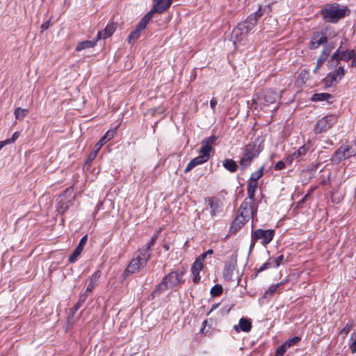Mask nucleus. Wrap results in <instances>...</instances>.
<instances>
[{
	"mask_svg": "<svg viewBox=\"0 0 356 356\" xmlns=\"http://www.w3.org/2000/svg\"><path fill=\"white\" fill-rule=\"evenodd\" d=\"M264 15V10L259 6L257 11L250 14L245 20L240 22L232 32V39L234 44L239 42L246 36L254 27L257 21Z\"/></svg>",
	"mask_w": 356,
	"mask_h": 356,
	"instance_id": "1",
	"label": "nucleus"
},
{
	"mask_svg": "<svg viewBox=\"0 0 356 356\" xmlns=\"http://www.w3.org/2000/svg\"><path fill=\"white\" fill-rule=\"evenodd\" d=\"M186 271V268L184 266L179 267L176 270H172L163 277L161 282L156 286L153 293L163 292L168 288H172L183 284L184 282L183 277Z\"/></svg>",
	"mask_w": 356,
	"mask_h": 356,
	"instance_id": "2",
	"label": "nucleus"
},
{
	"mask_svg": "<svg viewBox=\"0 0 356 356\" xmlns=\"http://www.w3.org/2000/svg\"><path fill=\"white\" fill-rule=\"evenodd\" d=\"M261 143L257 141L250 143L244 146L240 156L239 166L241 170L247 169L263 150Z\"/></svg>",
	"mask_w": 356,
	"mask_h": 356,
	"instance_id": "3",
	"label": "nucleus"
},
{
	"mask_svg": "<svg viewBox=\"0 0 356 356\" xmlns=\"http://www.w3.org/2000/svg\"><path fill=\"white\" fill-rule=\"evenodd\" d=\"M348 8L337 3H327L321 10V15L326 22L337 23L346 15Z\"/></svg>",
	"mask_w": 356,
	"mask_h": 356,
	"instance_id": "4",
	"label": "nucleus"
},
{
	"mask_svg": "<svg viewBox=\"0 0 356 356\" xmlns=\"http://www.w3.org/2000/svg\"><path fill=\"white\" fill-rule=\"evenodd\" d=\"M356 155V149L348 144H343L331 156L330 161L335 164Z\"/></svg>",
	"mask_w": 356,
	"mask_h": 356,
	"instance_id": "5",
	"label": "nucleus"
},
{
	"mask_svg": "<svg viewBox=\"0 0 356 356\" xmlns=\"http://www.w3.org/2000/svg\"><path fill=\"white\" fill-rule=\"evenodd\" d=\"M75 199L73 195V190L71 188H67L63 194H61L57 200V211L63 215L67 211L72 204V202Z\"/></svg>",
	"mask_w": 356,
	"mask_h": 356,
	"instance_id": "6",
	"label": "nucleus"
},
{
	"mask_svg": "<svg viewBox=\"0 0 356 356\" xmlns=\"http://www.w3.org/2000/svg\"><path fill=\"white\" fill-rule=\"evenodd\" d=\"M151 254L143 253L140 250L136 253L135 257L129 264L127 271L129 273H134L139 271L140 269L146 266L148 260L150 259Z\"/></svg>",
	"mask_w": 356,
	"mask_h": 356,
	"instance_id": "7",
	"label": "nucleus"
},
{
	"mask_svg": "<svg viewBox=\"0 0 356 356\" xmlns=\"http://www.w3.org/2000/svg\"><path fill=\"white\" fill-rule=\"evenodd\" d=\"M337 121V117L334 115H328L320 119L314 128L316 134L325 132L331 128Z\"/></svg>",
	"mask_w": 356,
	"mask_h": 356,
	"instance_id": "8",
	"label": "nucleus"
},
{
	"mask_svg": "<svg viewBox=\"0 0 356 356\" xmlns=\"http://www.w3.org/2000/svg\"><path fill=\"white\" fill-rule=\"evenodd\" d=\"M275 231L273 229H257L252 231V238L253 240H261V244L266 245L269 244L273 239Z\"/></svg>",
	"mask_w": 356,
	"mask_h": 356,
	"instance_id": "9",
	"label": "nucleus"
},
{
	"mask_svg": "<svg viewBox=\"0 0 356 356\" xmlns=\"http://www.w3.org/2000/svg\"><path fill=\"white\" fill-rule=\"evenodd\" d=\"M254 204H253L250 203V200L245 199L238 210V216L249 221L251 218H253L254 213L256 212V211L254 210Z\"/></svg>",
	"mask_w": 356,
	"mask_h": 356,
	"instance_id": "10",
	"label": "nucleus"
},
{
	"mask_svg": "<svg viewBox=\"0 0 356 356\" xmlns=\"http://www.w3.org/2000/svg\"><path fill=\"white\" fill-rule=\"evenodd\" d=\"M328 36L326 31H316L313 33L311 40L309 43V48L310 49H316L321 45L325 44L327 42Z\"/></svg>",
	"mask_w": 356,
	"mask_h": 356,
	"instance_id": "11",
	"label": "nucleus"
},
{
	"mask_svg": "<svg viewBox=\"0 0 356 356\" xmlns=\"http://www.w3.org/2000/svg\"><path fill=\"white\" fill-rule=\"evenodd\" d=\"M341 47L332 54L330 59L327 62L329 68H335L340 60L348 62L351 59V56H348L346 51L341 50Z\"/></svg>",
	"mask_w": 356,
	"mask_h": 356,
	"instance_id": "12",
	"label": "nucleus"
},
{
	"mask_svg": "<svg viewBox=\"0 0 356 356\" xmlns=\"http://www.w3.org/2000/svg\"><path fill=\"white\" fill-rule=\"evenodd\" d=\"M217 137L216 136H211L204 138L202 141V147L200 149V154L203 155L208 159L211 157V152L213 150L212 145L216 143Z\"/></svg>",
	"mask_w": 356,
	"mask_h": 356,
	"instance_id": "13",
	"label": "nucleus"
},
{
	"mask_svg": "<svg viewBox=\"0 0 356 356\" xmlns=\"http://www.w3.org/2000/svg\"><path fill=\"white\" fill-rule=\"evenodd\" d=\"M345 74L343 67L340 66L333 72H330L324 79L326 86H331L334 83H337Z\"/></svg>",
	"mask_w": 356,
	"mask_h": 356,
	"instance_id": "14",
	"label": "nucleus"
},
{
	"mask_svg": "<svg viewBox=\"0 0 356 356\" xmlns=\"http://www.w3.org/2000/svg\"><path fill=\"white\" fill-rule=\"evenodd\" d=\"M237 264V254H233L229 259V261L225 264L223 270V277L227 280H231L232 278L233 272L236 268Z\"/></svg>",
	"mask_w": 356,
	"mask_h": 356,
	"instance_id": "15",
	"label": "nucleus"
},
{
	"mask_svg": "<svg viewBox=\"0 0 356 356\" xmlns=\"http://www.w3.org/2000/svg\"><path fill=\"white\" fill-rule=\"evenodd\" d=\"M117 29V23L109 22L103 31H99L97 34V40L106 39L111 37Z\"/></svg>",
	"mask_w": 356,
	"mask_h": 356,
	"instance_id": "16",
	"label": "nucleus"
},
{
	"mask_svg": "<svg viewBox=\"0 0 356 356\" xmlns=\"http://www.w3.org/2000/svg\"><path fill=\"white\" fill-rule=\"evenodd\" d=\"M87 240H88L87 235H85L84 236H83L81 238L78 245L76 246L75 250L73 251V252L71 254V255L69 257L68 261L70 263H74L76 261L78 257L81 254L85 245L86 244Z\"/></svg>",
	"mask_w": 356,
	"mask_h": 356,
	"instance_id": "17",
	"label": "nucleus"
},
{
	"mask_svg": "<svg viewBox=\"0 0 356 356\" xmlns=\"http://www.w3.org/2000/svg\"><path fill=\"white\" fill-rule=\"evenodd\" d=\"M205 202L209 204L211 217L216 216L220 211V201L213 197H209L205 199Z\"/></svg>",
	"mask_w": 356,
	"mask_h": 356,
	"instance_id": "18",
	"label": "nucleus"
},
{
	"mask_svg": "<svg viewBox=\"0 0 356 356\" xmlns=\"http://www.w3.org/2000/svg\"><path fill=\"white\" fill-rule=\"evenodd\" d=\"M251 321L249 319L245 318H241L238 324L234 326V329L236 332H240L241 331L248 332L251 330Z\"/></svg>",
	"mask_w": 356,
	"mask_h": 356,
	"instance_id": "19",
	"label": "nucleus"
},
{
	"mask_svg": "<svg viewBox=\"0 0 356 356\" xmlns=\"http://www.w3.org/2000/svg\"><path fill=\"white\" fill-rule=\"evenodd\" d=\"M154 10L162 14L170 7V0H154Z\"/></svg>",
	"mask_w": 356,
	"mask_h": 356,
	"instance_id": "20",
	"label": "nucleus"
},
{
	"mask_svg": "<svg viewBox=\"0 0 356 356\" xmlns=\"http://www.w3.org/2000/svg\"><path fill=\"white\" fill-rule=\"evenodd\" d=\"M248 221L237 216L231 224L229 234L236 233Z\"/></svg>",
	"mask_w": 356,
	"mask_h": 356,
	"instance_id": "21",
	"label": "nucleus"
},
{
	"mask_svg": "<svg viewBox=\"0 0 356 356\" xmlns=\"http://www.w3.org/2000/svg\"><path fill=\"white\" fill-rule=\"evenodd\" d=\"M156 13V10H154V7L147 12L140 19V21L137 24L136 27L138 28V29H140L142 31L145 30L147 24L152 19L153 17L154 13Z\"/></svg>",
	"mask_w": 356,
	"mask_h": 356,
	"instance_id": "22",
	"label": "nucleus"
},
{
	"mask_svg": "<svg viewBox=\"0 0 356 356\" xmlns=\"http://www.w3.org/2000/svg\"><path fill=\"white\" fill-rule=\"evenodd\" d=\"M116 129L108 130L106 132L104 136L99 140V142L96 144L95 147L97 148V150H99L101 147L105 144L107 141L112 139L116 134Z\"/></svg>",
	"mask_w": 356,
	"mask_h": 356,
	"instance_id": "23",
	"label": "nucleus"
},
{
	"mask_svg": "<svg viewBox=\"0 0 356 356\" xmlns=\"http://www.w3.org/2000/svg\"><path fill=\"white\" fill-rule=\"evenodd\" d=\"M204 265L199 264L197 263L194 262L191 267V273L193 275V282L195 284L198 283L200 281V272L202 270Z\"/></svg>",
	"mask_w": 356,
	"mask_h": 356,
	"instance_id": "24",
	"label": "nucleus"
},
{
	"mask_svg": "<svg viewBox=\"0 0 356 356\" xmlns=\"http://www.w3.org/2000/svg\"><path fill=\"white\" fill-rule=\"evenodd\" d=\"M98 40H97V37H96L95 39H94L92 40H85V41L80 42L76 45V50L77 51H81L85 49L94 47L96 45L97 42Z\"/></svg>",
	"mask_w": 356,
	"mask_h": 356,
	"instance_id": "25",
	"label": "nucleus"
},
{
	"mask_svg": "<svg viewBox=\"0 0 356 356\" xmlns=\"http://www.w3.org/2000/svg\"><path fill=\"white\" fill-rule=\"evenodd\" d=\"M277 98L278 95L271 90H266L264 94V99L266 105L275 103Z\"/></svg>",
	"mask_w": 356,
	"mask_h": 356,
	"instance_id": "26",
	"label": "nucleus"
},
{
	"mask_svg": "<svg viewBox=\"0 0 356 356\" xmlns=\"http://www.w3.org/2000/svg\"><path fill=\"white\" fill-rule=\"evenodd\" d=\"M222 166L229 172L234 173L237 171L238 165L232 159H226L222 161Z\"/></svg>",
	"mask_w": 356,
	"mask_h": 356,
	"instance_id": "27",
	"label": "nucleus"
},
{
	"mask_svg": "<svg viewBox=\"0 0 356 356\" xmlns=\"http://www.w3.org/2000/svg\"><path fill=\"white\" fill-rule=\"evenodd\" d=\"M101 276V271L100 270H96L90 277V282L86 288V292H91L94 289L96 283L97 282V280Z\"/></svg>",
	"mask_w": 356,
	"mask_h": 356,
	"instance_id": "28",
	"label": "nucleus"
},
{
	"mask_svg": "<svg viewBox=\"0 0 356 356\" xmlns=\"http://www.w3.org/2000/svg\"><path fill=\"white\" fill-rule=\"evenodd\" d=\"M158 238V234H154L149 241L142 248L139 249V250L143 253H146L147 254H151L149 251L152 250V247L154 246L156 241Z\"/></svg>",
	"mask_w": 356,
	"mask_h": 356,
	"instance_id": "29",
	"label": "nucleus"
},
{
	"mask_svg": "<svg viewBox=\"0 0 356 356\" xmlns=\"http://www.w3.org/2000/svg\"><path fill=\"white\" fill-rule=\"evenodd\" d=\"M309 147L306 146L305 145L301 146L299 147V149L296 151H295L292 154V159H296L298 161H300L302 159V157L306 154V153L308 152Z\"/></svg>",
	"mask_w": 356,
	"mask_h": 356,
	"instance_id": "30",
	"label": "nucleus"
},
{
	"mask_svg": "<svg viewBox=\"0 0 356 356\" xmlns=\"http://www.w3.org/2000/svg\"><path fill=\"white\" fill-rule=\"evenodd\" d=\"M330 98H332V95L329 93H316L313 95V96L311 98V100L313 102H321L327 101Z\"/></svg>",
	"mask_w": 356,
	"mask_h": 356,
	"instance_id": "31",
	"label": "nucleus"
},
{
	"mask_svg": "<svg viewBox=\"0 0 356 356\" xmlns=\"http://www.w3.org/2000/svg\"><path fill=\"white\" fill-rule=\"evenodd\" d=\"M334 48V42H330L325 44L323 47V49L321 54L320 56H323V58L327 59L329 55L330 54L332 50Z\"/></svg>",
	"mask_w": 356,
	"mask_h": 356,
	"instance_id": "32",
	"label": "nucleus"
},
{
	"mask_svg": "<svg viewBox=\"0 0 356 356\" xmlns=\"http://www.w3.org/2000/svg\"><path fill=\"white\" fill-rule=\"evenodd\" d=\"M29 110L17 107L15 109L14 115L17 120H22L27 115Z\"/></svg>",
	"mask_w": 356,
	"mask_h": 356,
	"instance_id": "33",
	"label": "nucleus"
},
{
	"mask_svg": "<svg viewBox=\"0 0 356 356\" xmlns=\"http://www.w3.org/2000/svg\"><path fill=\"white\" fill-rule=\"evenodd\" d=\"M142 30L138 29V27H136V29L133 31L128 38V42L129 44L134 43L140 36V33Z\"/></svg>",
	"mask_w": 356,
	"mask_h": 356,
	"instance_id": "34",
	"label": "nucleus"
},
{
	"mask_svg": "<svg viewBox=\"0 0 356 356\" xmlns=\"http://www.w3.org/2000/svg\"><path fill=\"white\" fill-rule=\"evenodd\" d=\"M264 166L262 165L258 170L252 173L250 175L249 181L257 182V181L262 177L264 174Z\"/></svg>",
	"mask_w": 356,
	"mask_h": 356,
	"instance_id": "35",
	"label": "nucleus"
},
{
	"mask_svg": "<svg viewBox=\"0 0 356 356\" xmlns=\"http://www.w3.org/2000/svg\"><path fill=\"white\" fill-rule=\"evenodd\" d=\"M222 291V286L220 284H216L211 288L210 293L212 297H217L220 296Z\"/></svg>",
	"mask_w": 356,
	"mask_h": 356,
	"instance_id": "36",
	"label": "nucleus"
},
{
	"mask_svg": "<svg viewBox=\"0 0 356 356\" xmlns=\"http://www.w3.org/2000/svg\"><path fill=\"white\" fill-rule=\"evenodd\" d=\"M283 284V282H281L280 283H277L276 284H272L268 289L265 292L264 296L267 297L268 296H273L275 292L277 290V289Z\"/></svg>",
	"mask_w": 356,
	"mask_h": 356,
	"instance_id": "37",
	"label": "nucleus"
},
{
	"mask_svg": "<svg viewBox=\"0 0 356 356\" xmlns=\"http://www.w3.org/2000/svg\"><path fill=\"white\" fill-rule=\"evenodd\" d=\"M354 327V321L353 320H350L349 322L346 325V326L341 330V334L343 335H347L350 331Z\"/></svg>",
	"mask_w": 356,
	"mask_h": 356,
	"instance_id": "38",
	"label": "nucleus"
},
{
	"mask_svg": "<svg viewBox=\"0 0 356 356\" xmlns=\"http://www.w3.org/2000/svg\"><path fill=\"white\" fill-rule=\"evenodd\" d=\"M270 262H272L273 267H278L284 260V255H280L276 258L270 257L269 258Z\"/></svg>",
	"mask_w": 356,
	"mask_h": 356,
	"instance_id": "39",
	"label": "nucleus"
},
{
	"mask_svg": "<svg viewBox=\"0 0 356 356\" xmlns=\"http://www.w3.org/2000/svg\"><path fill=\"white\" fill-rule=\"evenodd\" d=\"M301 340L300 337H294L291 339H289L288 340H286L284 344L285 346H286L287 348H289L291 347L292 345H294V344H296L298 343Z\"/></svg>",
	"mask_w": 356,
	"mask_h": 356,
	"instance_id": "40",
	"label": "nucleus"
},
{
	"mask_svg": "<svg viewBox=\"0 0 356 356\" xmlns=\"http://www.w3.org/2000/svg\"><path fill=\"white\" fill-rule=\"evenodd\" d=\"M272 262L268 259L266 262L263 264L257 270V272L256 273V276L258 275L259 273H261L266 269H268L270 268H272Z\"/></svg>",
	"mask_w": 356,
	"mask_h": 356,
	"instance_id": "41",
	"label": "nucleus"
},
{
	"mask_svg": "<svg viewBox=\"0 0 356 356\" xmlns=\"http://www.w3.org/2000/svg\"><path fill=\"white\" fill-rule=\"evenodd\" d=\"M286 348L287 347L282 343L277 348L275 356H283L284 353L286 351Z\"/></svg>",
	"mask_w": 356,
	"mask_h": 356,
	"instance_id": "42",
	"label": "nucleus"
},
{
	"mask_svg": "<svg viewBox=\"0 0 356 356\" xmlns=\"http://www.w3.org/2000/svg\"><path fill=\"white\" fill-rule=\"evenodd\" d=\"M327 59L323 58V56H319L318 60H317V63H316V67L314 68V72L316 73L318 70L319 69V67L321 66H322V65L325 63V61Z\"/></svg>",
	"mask_w": 356,
	"mask_h": 356,
	"instance_id": "43",
	"label": "nucleus"
},
{
	"mask_svg": "<svg viewBox=\"0 0 356 356\" xmlns=\"http://www.w3.org/2000/svg\"><path fill=\"white\" fill-rule=\"evenodd\" d=\"M258 186L257 182H254L251 181H248L247 191H256V189Z\"/></svg>",
	"mask_w": 356,
	"mask_h": 356,
	"instance_id": "44",
	"label": "nucleus"
},
{
	"mask_svg": "<svg viewBox=\"0 0 356 356\" xmlns=\"http://www.w3.org/2000/svg\"><path fill=\"white\" fill-rule=\"evenodd\" d=\"M196 165H197V163H195V159H192L187 165L186 168L184 170V172H188L191 171L193 168H195Z\"/></svg>",
	"mask_w": 356,
	"mask_h": 356,
	"instance_id": "45",
	"label": "nucleus"
},
{
	"mask_svg": "<svg viewBox=\"0 0 356 356\" xmlns=\"http://www.w3.org/2000/svg\"><path fill=\"white\" fill-rule=\"evenodd\" d=\"M196 165H197V163H195V159H192L187 165L186 168L184 170V172H188L191 171L193 168H195Z\"/></svg>",
	"mask_w": 356,
	"mask_h": 356,
	"instance_id": "46",
	"label": "nucleus"
},
{
	"mask_svg": "<svg viewBox=\"0 0 356 356\" xmlns=\"http://www.w3.org/2000/svg\"><path fill=\"white\" fill-rule=\"evenodd\" d=\"M195 163H197V165L202 164L205 162H207L209 159L204 156L203 155L200 154L198 156L194 158Z\"/></svg>",
	"mask_w": 356,
	"mask_h": 356,
	"instance_id": "47",
	"label": "nucleus"
},
{
	"mask_svg": "<svg viewBox=\"0 0 356 356\" xmlns=\"http://www.w3.org/2000/svg\"><path fill=\"white\" fill-rule=\"evenodd\" d=\"M248 192V197L246 198L247 200H250V203L252 204H254V201H255V191H247Z\"/></svg>",
	"mask_w": 356,
	"mask_h": 356,
	"instance_id": "48",
	"label": "nucleus"
},
{
	"mask_svg": "<svg viewBox=\"0 0 356 356\" xmlns=\"http://www.w3.org/2000/svg\"><path fill=\"white\" fill-rule=\"evenodd\" d=\"M98 151L99 150H97V148L95 150L91 152L90 153V154L88 155L87 161L88 162H91L92 161H93L95 159V157L97 156Z\"/></svg>",
	"mask_w": 356,
	"mask_h": 356,
	"instance_id": "49",
	"label": "nucleus"
},
{
	"mask_svg": "<svg viewBox=\"0 0 356 356\" xmlns=\"http://www.w3.org/2000/svg\"><path fill=\"white\" fill-rule=\"evenodd\" d=\"M19 131H15L13 134V136H12V137L6 140V142H8L9 144L10 143H13L19 138Z\"/></svg>",
	"mask_w": 356,
	"mask_h": 356,
	"instance_id": "50",
	"label": "nucleus"
},
{
	"mask_svg": "<svg viewBox=\"0 0 356 356\" xmlns=\"http://www.w3.org/2000/svg\"><path fill=\"white\" fill-rule=\"evenodd\" d=\"M284 168H285V164H284V161H279L275 165V170H283Z\"/></svg>",
	"mask_w": 356,
	"mask_h": 356,
	"instance_id": "51",
	"label": "nucleus"
},
{
	"mask_svg": "<svg viewBox=\"0 0 356 356\" xmlns=\"http://www.w3.org/2000/svg\"><path fill=\"white\" fill-rule=\"evenodd\" d=\"M207 257V254L204 252L202 254H201L196 259L194 262L195 263H197L199 264H203V261L205 259V258Z\"/></svg>",
	"mask_w": 356,
	"mask_h": 356,
	"instance_id": "52",
	"label": "nucleus"
},
{
	"mask_svg": "<svg viewBox=\"0 0 356 356\" xmlns=\"http://www.w3.org/2000/svg\"><path fill=\"white\" fill-rule=\"evenodd\" d=\"M49 26H50V22L46 21L41 24L40 28L42 29V31H44L47 30L49 28Z\"/></svg>",
	"mask_w": 356,
	"mask_h": 356,
	"instance_id": "53",
	"label": "nucleus"
},
{
	"mask_svg": "<svg viewBox=\"0 0 356 356\" xmlns=\"http://www.w3.org/2000/svg\"><path fill=\"white\" fill-rule=\"evenodd\" d=\"M218 104V101L216 98H212L210 101V106L213 109V111L215 110L216 106Z\"/></svg>",
	"mask_w": 356,
	"mask_h": 356,
	"instance_id": "54",
	"label": "nucleus"
},
{
	"mask_svg": "<svg viewBox=\"0 0 356 356\" xmlns=\"http://www.w3.org/2000/svg\"><path fill=\"white\" fill-rule=\"evenodd\" d=\"M81 304H80V302H78L75 305L74 307H73V309H72V315L73 316L74 314V313L79 309V307H81Z\"/></svg>",
	"mask_w": 356,
	"mask_h": 356,
	"instance_id": "55",
	"label": "nucleus"
},
{
	"mask_svg": "<svg viewBox=\"0 0 356 356\" xmlns=\"http://www.w3.org/2000/svg\"><path fill=\"white\" fill-rule=\"evenodd\" d=\"M350 348L353 353H356V339L351 343Z\"/></svg>",
	"mask_w": 356,
	"mask_h": 356,
	"instance_id": "56",
	"label": "nucleus"
},
{
	"mask_svg": "<svg viewBox=\"0 0 356 356\" xmlns=\"http://www.w3.org/2000/svg\"><path fill=\"white\" fill-rule=\"evenodd\" d=\"M346 51L348 56H351V58H356V52L355 50L352 49Z\"/></svg>",
	"mask_w": 356,
	"mask_h": 356,
	"instance_id": "57",
	"label": "nucleus"
},
{
	"mask_svg": "<svg viewBox=\"0 0 356 356\" xmlns=\"http://www.w3.org/2000/svg\"><path fill=\"white\" fill-rule=\"evenodd\" d=\"M86 298H87V295L86 294H83L80 297V299H79V302H80L81 305L86 300Z\"/></svg>",
	"mask_w": 356,
	"mask_h": 356,
	"instance_id": "58",
	"label": "nucleus"
},
{
	"mask_svg": "<svg viewBox=\"0 0 356 356\" xmlns=\"http://www.w3.org/2000/svg\"><path fill=\"white\" fill-rule=\"evenodd\" d=\"M258 240H253V238L251 237V243H250V250H252V248L254 247L255 245V243Z\"/></svg>",
	"mask_w": 356,
	"mask_h": 356,
	"instance_id": "59",
	"label": "nucleus"
},
{
	"mask_svg": "<svg viewBox=\"0 0 356 356\" xmlns=\"http://www.w3.org/2000/svg\"><path fill=\"white\" fill-rule=\"evenodd\" d=\"M307 199H308L307 197H305V196H304L302 197V199L298 202V207H300L301 204H302L304 202H305V201Z\"/></svg>",
	"mask_w": 356,
	"mask_h": 356,
	"instance_id": "60",
	"label": "nucleus"
},
{
	"mask_svg": "<svg viewBox=\"0 0 356 356\" xmlns=\"http://www.w3.org/2000/svg\"><path fill=\"white\" fill-rule=\"evenodd\" d=\"M350 60H351L350 67H356V58H351Z\"/></svg>",
	"mask_w": 356,
	"mask_h": 356,
	"instance_id": "61",
	"label": "nucleus"
},
{
	"mask_svg": "<svg viewBox=\"0 0 356 356\" xmlns=\"http://www.w3.org/2000/svg\"><path fill=\"white\" fill-rule=\"evenodd\" d=\"M7 144H9L8 142H6V140H3V141H0V149L1 148H3V147Z\"/></svg>",
	"mask_w": 356,
	"mask_h": 356,
	"instance_id": "62",
	"label": "nucleus"
},
{
	"mask_svg": "<svg viewBox=\"0 0 356 356\" xmlns=\"http://www.w3.org/2000/svg\"><path fill=\"white\" fill-rule=\"evenodd\" d=\"M313 191H314V188H311V189H310V190L307 193V194L305 195V197H307V198H308V197L312 195V193Z\"/></svg>",
	"mask_w": 356,
	"mask_h": 356,
	"instance_id": "63",
	"label": "nucleus"
},
{
	"mask_svg": "<svg viewBox=\"0 0 356 356\" xmlns=\"http://www.w3.org/2000/svg\"><path fill=\"white\" fill-rule=\"evenodd\" d=\"M163 248L166 250L168 251L170 250V245L167 243H165L163 245Z\"/></svg>",
	"mask_w": 356,
	"mask_h": 356,
	"instance_id": "64",
	"label": "nucleus"
}]
</instances>
